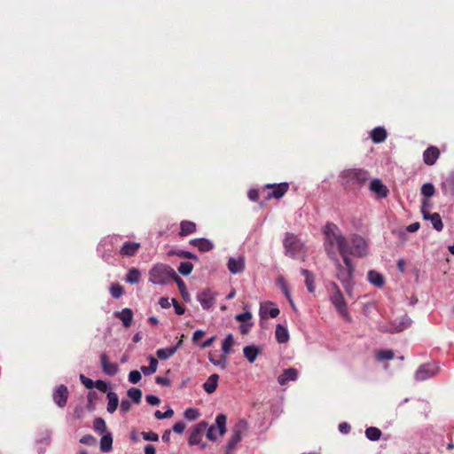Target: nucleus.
I'll return each mask as SVG.
<instances>
[{
	"label": "nucleus",
	"instance_id": "7c9ffc66",
	"mask_svg": "<svg viewBox=\"0 0 454 454\" xmlns=\"http://www.w3.org/2000/svg\"><path fill=\"white\" fill-rule=\"evenodd\" d=\"M368 280L378 287H381L385 283L383 276L376 270H370L368 272Z\"/></svg>",
	"mask_w": 454,
	"mask_h": 454
},
{
	"label": "nucleus",
	"instance_id": "de8ad7c7",
	"mask_svg": "<svg viewBox=\"0 0 454 454\" xmlns=\"http://www.w3.org/2000/svg\"><path fill=\"white\" fill-rule=\"evenodd\" d=\"M123 287L120 284H113L110 287V293L114 298H120L123 294Z\"/></svg>",
	"mask_w": 454,
	"mask_h": 454
},
{
	"label": "nucleus",
	"instance_id": "58836bf2",
	"mask_svg": "<svg viewBox=\"0 0 454 454\" xmlns=\"http://www.w3.org/2000/svg\"><path fill=\"white\" fill-rule=\"evenodd\" d=\"M174 281L176 283L179 292H180L182 297L184 298V300L187 301L188 297H189V294H188V291H187V288H186V286H185V283L184 282V280L176 275V276H175Z\"/></svg>",
	"mask_w": 454,
	"mask_h": 454
},
{
	"label": "nucleus",
	"instance_id": "1a4fd4ad",
	"mask_svg": "<svg viewBox=\"0 0 454 454\" xmlns=\"http://www.w3.org/2000/svg\"><path fill=\"white\" fill-rule=\"evenodd\" d=\"M264 189L271 190L270 192L267 194L265 199L270 200L271 199H281L289 190V184L286 182L280 184H265Z\"/></svg>",
	"mask_w": 454,
	"mask_h": 454
},
{
	"label": "nucleus",
	"instance_id": "b1692460",
	"mask_svg": "<svg viewBox=\"0 0 454 454\" xmlns=\"http://www.w3.org/2000/svg\"><path fill=\"white\" fill-rule=\"evenodd\" d=\"M218 380H219L218 374H216V373L211 374L208 377V379L207 380V381L203 384V389L207 394L214 393L217 388Z\"/></svg>",
	"mask_w": 454,
	"mask_h": 454
},
{
	"label": "nucleus",
	"instance_id": "2eb2a0df",
	"mask_svg": "<svg viewBox=\"0 0 454 454\" xmlns=\"http://www.w3.org/2000/svg\"><path fill=\"white\" fill-rule=\"evenodd\" d=\"M370 190L380 199L386 198L388 194L387 187L378 178L372 180Z\"/></svg>",
	"mask_w": 454,
	"mask_h": 454
},
{
	"label": "nucleus",
	"instance_id": "4c0bfd02",
	"mask_svg": "<svg viewBox=\"0 0 454 454\" xmlns=\"http://www.w3.org/2000/svg\"><path fill=\"white\" fill-rule=\"evenodd\" d=\"M381 434H382V433L378 427H370L366 428V430H365V436L370 441L374 442V441L380 440Z\"/></svg>",
	"mask_w": 454,
	"mask_h": 454
},
{
	"label": "nucleus",
	"instance_id": "6ab92c4d",
	"mask_svg": "<svg viewBox=\"0 0 454 454\" xmlns=\"http://www.w3.org/2000/svg\"><path fill=\"white\" fill-rule=\"evenodd\" d=\"M139 247H140L139 243L133 242V241H127L121 246V247L120 249V254L122 256H129V257L133 256L137 254Z\"/></svg>",
	"mask_w": 454,
	"mask_h": 454
},
{
	"label": "nucleus",
	"instance_id": "393cba45",
	"mask_svg": "<svg viewBox=\"0 0 454 454\" xmlns=\"http://www.w3.org/2000/svg\"><path fill=\"white\" fill-rule=\"evenodd\" d=\"M301 274L305 278V285L309 293L315 291V275L306 269L301 270Z\"/></svg>",
	"mask_w": 454,
	"mask_h": 454
},
{
	"label": "nucleus",
	"instance_id": "f704fd0d",
	"mask_svg": "<svg viewBox=\"0 0 454 454\" xmlns=\"http://www.w3.org/2000/svg\"><path fill=\"white\" fill-rule=\"evenodd\" d=\"M243 353L245 357L250 362L253 363L255 361L259 349L255 346H246L243 349Z\"/></svg>",
	"mask_w": 454,
	"mask_h": 454
},
{
	"label": "nucleus",
	"instance_id": "69168bd1",
	"mask_svg": "<svg viewBox=\"0 0 454 454\" xmlns=\"http://www.w3.org/2000/svg\"><path fill=\"white\" fill-rule=\"evenodd\" d=\"M131 408V403L128 399H123L121 403V411L126 413L129 411Z\"/></svg>",
	"mask_w": 454,
	"mask_h": 454
},
{
	"label": "nucleus",
	"instance_id": "4468645a",
	"mask_svg": "<svg viewBox=\"0 0 454 454\" xmlns=\"http://www.w3.org/2000/svg\"><path fill=\"white\" fill-rule=\"evenodd\" d=\"M100 364L102 371L108 376H114L118 372V365L109 361V357L106 353L100 356Z\"/></svg>",
	"mask_w": 454,
	"mask_h": 454
},
{
	"label": "nucleus",
	"instance_id": "680f3d73",
	"mask_svg": "<svg viewBox=\"0 0 454 454\" xmlns=\"http://www.w3.org/2000/svg\"><path fill=\"white\" fill-rule=\"evenodd\" d=\"M155 382L165 387H170L171 385L169 379L163 376H157L155 378Z\"/></svg>",
	"mask_w": 454,
	"mask_h": 454
},
{
	"label": "nucleus",
	"instance_id": "2f4dec72",
	"mask_svg": "<svg viewBox=\"0 0 454 454\" xmlns=\"http://www.w3.org/2000/svg\"><path fill=\"white\" fill-rule=\"evenodd\" d=\"M141 278V272L137 268H131L129 270L125 280L129 284H137Z\"/></svg>",
	"mask_w": 454,
	"mask_h": 454
},
{
	"label": "nucleus",
	"instance_id": "f3484780",
	"mask_svg": "<svg viewBox=\"0 0 454 454\" xmlns=\"http://www.w3.org/2000/svg\"><path fill=\"white\" fill-rule=\"evenodd\" d=\"M439 156V149L435 146H430L423 153V160L425 164L432 166L435 163Z\"/></svg>",
	"mask_w": 454,
	"mask_h": 454
},
{
	"label": "nucleus",
	"instance_id": "0eeeda50",
	"mask_svg": "<svg viewBox=\"0 0 454 454\" xmlns=\"http://www.w3.org/2000/svg\"><path fill=\"white\" fill-rule=\"evenodd\" d=\"M331 286L333 290L334 291L333 294L331 295V301L335 307V309L339 311V313L343 317H348V309H347V303L345 301V299L337 286L336 283L333 282L331 283Z\"/></svg>",
	"mask_w": 454,
	"mask_h": 454
},
{
	"label": "nucleus",
	"instance_id": "bb28decb",
	"mask_svg": "<svg viewBox=\"0 0 454 454\" xmlns=\"http://www.w3.org/2000/svg\"><path fill=\"white\" fill-rule=\"evenodd\" d=\"M260 312L261 314H268L272 318L277 317L280 313L278 308H277L275 303L271 301L266 302L263 306H262Z\"/></svg>",
	"mask_w": 454,
	"mask_h": 454
},
{
	"label": "nucleus",
	"instance_id": "774afa93",
	"mask_svg": "<svg viewBox=\"0 0 454 454\" xmlns=\"http://www.w3.org/2000/svg\"><path fill=\"white\" fill-rule=\"evenodd\" d=\"M159 304L160 305L161 308L163 309H168L170 307V302H169V300L168 298L167 297H161L160 300H159Z\"/></svg>",
	"mask_w": 454,
	"mask_h": 454
},
{
	"label": "nucleus",
	"instance_id": "9d476101",
	"mask_svg": "<svg viewBox=\"0 0 454 454\" xmlns=\"http://www.w3.org/2000/svg\"><path fill=\"white\" fill-rule=\"evenodd\" d=\"M226 421L227 417L224 414H218L215 418V425L211 426L207 431V437L215 441L216 436L215 432L216 429L219 431L220 435H223L226 433Z\"/></svg>",
	"mask_w": 454,
	"mask_h": 454
},
{
	"label": "nucleus",
	"instance_id": "338daca9",
	"mask_svg": "<svg viewBox=\"0 0 454 454\" xmlns=\"http://www.w3.org/2000/svg\"><path fill=\"white\" fill-rule=\"evenodd\" d=\"M248 198L252 201H257L259 200V192L256 189H251L248 192Z\"/></svg>",
	"mask_w": 454,
	"mask_h": 454
},
{
	"label": "nucleus",
	"instance_id": "052dcab7",
	"mask_svg": "<svg viewBox=\"0 0 454 454\" xmlns=\"http://www.w3.org/2000/svg\"><path fill=\"white\" fill-rule=\"evenodd\" d=\"M172 303L175 308V312L177 315H183L185 312L184 307L180 305L179 302L176 299H172Z\"/></svg>",
	"mask_w": 454,
	"mask_h": 454
},
{
	"label": "nucleus",
	"instance_id": "6e6d98bb",
	"mask_svg": "<svg viewBox=\"0 0 454 454\" xmlns=\"http://www.w3.org/2000/svg\"><path fill=\"white\" fill-rule=\"evenodd\" d=\"M252 317V314L249 312V311H245L241 314H238L236 316V320L245 324L247 323V321H249Z\"/></svg>",
	"mask_w": 454,
	"mask_h": 454
},
{
	"label": "nucleus",
	"instance_id": "864d4df0",
	"mask_svg": "<svg viewBox=\"0 0 454 454\" xmlns=\"http://www.w3.org/2000/svg\"><path fill=\"white\" fill-rule=\"evenodd\" d=\"M143 438L145 441H152V442H157L159 440V435L152 431L149 432H143L142 433Z\"/></svg>",
	"mask_w": 454,
	"mask_h": 454
},
{
	"label": "nucleus",
	"instance_id": "13d9d810",
	"mask_svg": "<svg viewBox=\"0 0 454 454\" xmlns=\"http://www.w3.org/2000/svg\"><path fill=\"white\" fill-rule=\"evenodd\" d=\"M80 380L86 388L91 389L94 387V381L92 380L85 377L83 374L80 375Z\"/></svg>",
	"mask_w": 454,
	"mask_h": 454
},
{
	"label": "nucleus",
	"instance_id": "c756f323",
	"mask_svg": "<svg viewBox=\"0 0 454 454\" xmlns=\"http://www.w3.org/2000/svg\"><path fill=\"white\" fill-rule=\"evenodd\" d=\"M107 399H108V403H107L106 410L109 413H114L119 405L118 395L115 392L111 391V392L107 393Z\"/></svg>",
	"mask_w": 454,
	"mask_h": 454
},
{
	"label": "nucleus",
	"instance_id": "8fccbe9b",
	"mask_svg": "<svg viewBox=\"0 0 454 454\" xmlns=\"http://www.w3.org/2000/svg\"><path fill=\"white\" fill-rule=\"evenodd\" d=\"M141 373L139 371L134 370L129 373V381L132 384H137L141 380Z\"/></svg>",
	"mask_w": 454,
	"mask_h": 454
},
{
	"label": "nucleus",
	"instance_id": "bf43d9fd",
	"mask_svg": "<svg viewBox=\"0 0 454 454\" xmlns=\"http://www.w3.org/2000/svg\"><path fill=\"white\" fill-rule=\"evenodd\" d=\"M209 361L212 364H214L215 365H220L223 368H224L226 366V364H227V360H226V357L224 356H222L221 359H219V360H215L211 356H209Z\"/></svg>",
	"mask_w": 454,
	"mask_h": 454
},
{
	"label": "nucleus",
	"instance_id": "0e129e2a",
	"mask_svg": "<svg viewBox=\"0 0 454 454\" xmlns=\"http://www.w3.org/2000/svg\"><path fill=\"white\" fill-rule=\"evenodd\" d=\"M172 429L176 434H182L185 429V424L183 421L176 422Z\"/></svg>",
	"mask_w": 454,
	"mask_h": 454
},
{
	"label": "nucleus",
	"instance_id": "423d86ee",
	"mask_svg": "<svg viewBox=\"0 0 454 454\" xmlns=\"http://www.w3.org/2000/svg\"><path fill=\"white\" fill-rule=\"evenodd\" d=\"M284 247L286 249V254L288 256L296 258L301 253L302 244L295 235L293 233H286L284 240Z\"/></svg>",
	"mask_w": 454,
	"mask_h": 454
},
{
	"label": "nucleus",
	"instance_id": "5fc2aeb1",
	"mask_svg": "<svg viewBox=\"0 0 454 454\" xmlns=\"http://www.w3.org/2000/svg\"><path fill=\"white\" fill-rule=\"evenodd\" d=\"M98 398V394L94 391L89 392L87 399H88V410L93 411L94 410V400Z\"/></svg>",
	"mask_w": 454,
	"mask_h": 454
},
{
	"label": "nucleus",
	"instance_id": "a878e982",
	"mask_svg": "<svg viewBox=\"0 0 454 454\" xmlns=\"http://www.w3.org/2000/svg\"><path fill=\"white\" fill-rule=\"evenodd\" d=\"M387 136V130L382 127L374 128L371 132V138L375 144L385 141Z\"/></svg>",
	"mask_w": 454,
	"mask_h": 454
},
{
	"label": "nucleus",
	"instance_id": "c9c22d12",
	"mask_svg": "<svg viewBox=\"0 0 454 454\" xmlns=\"http://www.w3.org/2000/svg\"><path fill=\"white\" fill-rule=\"evenodd\" d=\"M176 352V347H169L167 348H160L157 350L156 355L160 360H167L173 356Z\"/></svg>",
	"mask_w": 454,
	"mask_h": 454
},
{
	"label": "nucleus",
	"instance_id": "72a5a7b5",
	"mask_svg": "<svg viewBox=\"0 0 454 454\" xmlns=\"http://www.w3.org/2000/svg\"><path fill=\"white\" fill-rule=\"evenodd\" d=\"M149 365L148 366H141V372L145 374V375H152L153 374L156 370H157V366H158V360L153 357V356H149Z\"/></svg>",
	"mask_w": 454,
	"mask_h": 454
},
{
	"label": "nucleus",
	"instance_id": "49530a36",
	"mask_svg": "<svg viewBox=\"0 0 454 454\" xmlns=\"http://www.w3.org/2000/svg\"><path fill=\"white\" fill-rule=\"evenodd\" d=\"M377 358L380 361L391 360L394 358V352L391 349H382L378 351Z\"/></svg>",
	"mask_w": 454,
	"mask_h": 454
},
{
	"label": "nucleus",
	"instance_id": "5701e85b",
	"mask_svg": "<svg viewBox=\"0 0 454 454\" xmlns=\"http://www.w3.org/2000/svg\"><path fill=\"white\" fill-rule=\"evenodd\" d=\"M196 223L192 221L184 220L180 223L179 236L185 237L196 231Z\"/></svg>",
	"mask_w": 454,
	"mask_h": 454
},
{
	"label": "nucleus",
	"instance_id": "f8f14e48",
	"mask_svg": "<svg viewBox=\"0 0 454 454\" xmlns=\"http://www.w3.org/2000/svg\"><path fill=\"white\" fill-rule=\"evenodd\" d=\"M207 427V424L204 421H201L193 427V429L189 436V444L196 445L201 442L202 434L206 431Z\"/></svg>",
	"mask_w": 454,
	"mask_h": 454
},
{
	"label": "nucleus",
	"instance_id": "09e8293b",
	"mask_svg": "<svg viewBox=\"0 0 454 454\" xmlns=\"http://www.w3.org/2000/svg\"><path fill=\"white\" fill-rule=\"evenodd\" d=\"M174 415V411L171 408H168L165 412H161L160 411H156L154 412V416L158 419H169Z\"/></svg>",
	"mask_w": 454,
	"mask_h": 454
},
{
	"label": "nucleus",
	"instance_id": "9b49d317",
	"mask_svg": "<svg viewBox=\"0 0 454 454\" xmlns=\"http://www.w3.org/2000/svg\"><path fill=\"white\" fill-rule=\"evenodd\" d=\"M438 372V367L434 364H422L417 370L415 377L418 380H426L434 376Z\"/></svg>",
	"mask_w": 454,
	"mask_h": 454
},
{
	"label": "nucleus",
	"instance_id": "7ed1b4c3",
	"mask_svg": "<svg viewBox=\"0 0 454 454\" xmlns=\"http://www.w3.org/2000/svg\"><path fill=\"white\" fill-rule=\"evenodd\" d=\"M340 177L345 189H354L364 184L369 180V173L361 168H349L341 171Z\"/></svg>",
	"mask_w": 454,
	"mask_h": 454
},
{
	"label": "nucleus",
	"instance_id": "4be33fe9",
	"mask_svg": "<svg viewBox=\"0 0 454 454\" xmlns=\"http://www.w3.org/2000/svg\"><path fill=\"white\" fill-rule=\"evenodd\" d=\"M423 218L429 220L433 227L437 231H441L443 229V223L441 215L438 213H426L423 212Z\"/></svg>",
	"mask_w": 454,
	"mask_h": 454
},
{
	"label": "nucleus",
	"instance_id": "f257e3e1",
	"mask_svg": "<svg viewBox=\"0 0 454 454\" xmlns=\"http://www.w3.org/2000/svg\"><path fill=\"white\" fill-rule=\"evenodd\" d=\"M324 246L330 259H336L337 252H339L340 255L348 254V242L335 223H326L324 229Z\"/></svg>",
	"mask_w": 454,
	"mask_h": 454
},
{
	"label": "nucleus",
	"instance_id": "c03bdc74",
	"mask_svg": "<svg viewBox=\"0 0 454 454\" xmlns=\"http://www.w3.org/2000/svg\"><path fill=\"white\" fill-rule=\"evenodd\" d=\"M192 269H193V265L192 262H182L177 270L182 275L187 276L192 271Z\"/></svg>",
	"mask_w": 454,
	"mask_h": 454
},
{
	"label": "nucleus",
	"instance_id": "473e14b6",
	"mask_svg": "<svg viewBox=\"0 0 454 454\" xmlns=\"http://www.w3.org/2000/svg\"><path fill=\"white\" fill-rule=\"evenodd\" d=\"M442 190L445 195H454V173L442 184Z\"/></svg>",
	"mask_w": 454,
	"mask_h": 454
},
{
	"label": "nucleus",
	"instance_id": "dca6fc26",
	"mask_svg": "<svg viewBox=\"0 0 454 454\" xmlns=\"http://www.w3.org/2000/svg\"><path fill=\"white\" fill-rule=\"evenodd\" d=\"M228 270L232 274H238L245 270V258L239 256L238 258L231 257L227 263Z\"/></svg>",
	"mask_w": 454,
	"mask_h": 454
},
{
	"label": "nucleus",
	"instance_id": "aec40b11",
	"mask_svg": "<svg viewBox=\"0 0 454 454\" xmlns=\"http://www.w3.org/2000/svg\"><path fill=\"white\" fill-rule=\"evenodd\" d=\"M298 377V371L294 368L285 369L278 377V382L280 385H286L290 380H295Z\"/></svg>",
	"mask_w": 454,
	"mask_h": 454
},
{
	"label": "nucleus",
	"instance_id": "e2e57ef3",
	"mask_svg": "<svg viewBox=\"0 0 454 454\" xmlns=\"http://www.w3.org/2000/svg\"><path fill=\"white\" fill-rule=\"evenodd\" d=\"M145 399L146 402L151 405H158L160 403V399L153 395H147Z\"/></svg>",
	"mask_w": 454,
	"mask_h": 454
},
{
	"label": "nucleus",
	"instance_id": "20e7f679",
	"mask_svg": "<svg viewBox=\"0 0 454 454\" xmlns=\"http://www.w3.org/2000/svg\"><path fill=\"white\" fill-rule=\"evenodd\" d=\"M176 276V271L162 263L154 265L149 271L150 281L154 285H165Z\"/></svg>",
	"mask_w": 454,
	"mask_h": 454
},
{
	"label": "nucleus",
	"instance_id": "4d7b16f0",
	"mask_svg": "<svg viewBox=\"0 0 454 454\" xmlns=\"http://www.w3.org/2000/svg\"><path fill=\"white\" fill-rule=\"evenodd\" d=\"M94 387H96L99 391L105 393L107 391L108 386H107L106 382H105L104 380H98L94 381Z\"/></svg>",
	"mask_w": 454,
	"mask_h": 454
},
{
	"label": "nucleus",
	"instance_id": "3c124183",
	"mask_svg": "<svg viewBox=\"0 0 454 454\" xmlns=\"http://www.w3.org/2000/svg\"><path fill=\"white\" fill-rule=\"evenodd\" d=\"M80 442L88 446H92L97 442V440L93 435L86 434L80 439Z\"/></svg>",
	"mask_w": 454,
	"mask_h": 454
},
{
	"label": "nucleus",
	"instance_id": "e433bc0d",
	"mask_svg": "<svg viewBox=\"0 0 454 454\" xmlns=\"http://www.w3.org/2000/svg\"><path fill=\"white\" fill-rule=\"evenodd\" d=\"M112 445H113L112 434L109 433V434L103 435L100 440V450L103 452H108L112 450Z\"/></svg>",
	"mask_w": 454,
	"mask_h": 454
},
{
	"label": "nucleus",
	"instance_id": "6e6552de",
	"mask_svg": "<svg viewBox=\"0 0 454 454\" xmlns=\"http://www.w3.org/2000/svg\"><path fill=\"white\" fill-rule=\"evenodd\" d=\"M367 254V244L364 238L359 235H354L351 238L350 245L348 244V256L349 254L363 257Z\"/></svg>",
	"mask_w": 454,
	"mask_h": 454
},
{
	"label": "nucleus",
	"instance_id": "603ef678",
	"mask_svg": "<svg viewBox=\"0 0 454 454\" xmlns=\"http://www.w3.org/2000/svg\"><path fill=\"white\" fill-rule=\"evenodd\" d=\"M179 257L185 258V259H192V260H197L198 257L194 254L185 251V250H179L175 253Z\"/></svg>",
	"mask_w": 454,
	"mask_h": 454
},
{
	"label": "nucleus",
	"instance_id": "412c9836",
	"mask_svg": "<svg viewBox=\"0 0 454 454\" xmlns=\"http://www.w3.org/2000/svg\"><path fill=\"white\" fill-rule=\"evenodd\" d=\"M189 243L197 247L200 252H208L214 247L213 243L204 238L191 239Z\"/></svg>",
	"mask_w": 454,
	"mask_h": 454
},
{
	"label": "nucleus",
	"instance_id": "ea45409f",
	"mask_svg": "<svg viewBox=\"0 0 454 454\" xmlns=\"http://www.w3.org/2000/svg\"><path fill=\"white\" fill-rule=\"evenodd\" d=\"M234 344V339L231 334H228L222 344V350L225 357L231 352V348Z\"/></svg>",
	"mask_w": 454,
	"mask_h": 454
},
{
	"label": "nucleus",
	"instance_id": "a18cd8bd",
	"mask_svg": "<svg viewBox=\"0 0 454 454\" xmlns=\"http://www.w3.org/2000/svg\"><path fill=\"white\" fill-rule=\"evenodd\" d=\"M200 417V411L195 408H188L184 411V418L189 421H193Z\"/></svg>",
	"mask_w": 454,
	"mask_h": 454
},
{
	"label": "nucleus",
	"instance_id": "a19ab883",
	"mask_svg": "<svg viewBox=\"0 0 454 454\" xmlns=\"http://www.w3.org/2000/svg\"><path fill=\"white\" fill-rule=\"evenodd\" d=\"M128 396L135 403H139L142 398V391L137 387H131L127 391Z\"/></svg>",
	"mask_w": 454,
	"mask_h": 454
},
{
	"label": "nucleus",
	"instance_id": "79ce46f5",
	"mask_svg": "<svg viewBox=\"0 0 454 454\" xmlns=\"http://www.w3.org/2000/svg\"><path fill=\"white\" fill-rule=\"evenodd\" d=\"M435 193V188L433 184L431 183H426L421 187V194L426 198L428 199L432 196H434Z\"/></svg>",
	"mask_w": 454,
	"mask_h": 454
},
{
	"label": "nucleus",
	"instance_id": "c85d7f7f",
	"mask_svg": "<svg viewBox=\"0 0 454 454\" xmlns=\"http://www.w3.org/2000/svg\"><path fill=\"white\" fill-rule=\"evenodd\" d=\"M116 316L122 321L125 327H129L133 319V312L130 309L125 308L121 312H118Z\"/></svg>",
	"mask_w": 454,
	"mask_h": 454
},
{
	"label": "nucleus",
	"instance_id": "a211bd4d",
	"mask_svg": "<svg viewBox=\"0 0 454 454\" xmlns=\"http://www.w3.org/2000/svg\"><path fill=\"white\" fill-rule=\"evenodd\" d=\"M198 300L204 309H210L215 303V297L209 290L199 294Z\"/></svg>",
	"mask_w": 454,
	"mask_h": 454
},
{
	"label": "nucleus",
	"instance_id": "39448f33",
	"mask_svg": "<svg viewBox=\"0 0 454 454\" xmlns=\"http://www.w3.org/2000/svg\"><path fill=\"white\" fill-rule=\"evenodd\" d=\"M247 429V423L244 419H239L232 427L231 436L229 439L225 454H233L237 445L239 443L242 438L243 433Z\"/></svg>",
	"mask_w": 454,
	"mask_h": 454
},
{
	"label": "nucleus",
	"instance_id": "ddd939ff",
	"mask_svg": "<svg viewBox=\"0 0 454 454\" xmlns=\"http://www.w3.org/2000/svg\"><path fill=\"white\" fill-rule=\"evenodd\" d=\"M52 398L54 403L60 408L66 406L68 398V389L65 385H59L54 390Z\"/></svg>",
	"mask_w": 454,
	"mask_h": 454
},
{
	"label": "nucleus",
	"instance_id": "f03ea898",
	"mask_svg": "<svg viewBox=\"0 0 454 454\" xmlns=\"http://www.w3.org/2000/svg\"><path fill=\"white\" fill-rule=\"evenodd\" d=\"M341 257L343 259L344 265L340 262L337 257L336 259L332 260L335 262L338 279L343 285L346 292L350 293L353 286L354 266L348 254L341 255Z\"/></svg>",
	"mask_w": 454,
	"mask_h": 454
},
{
	"label": "nucleus",
	"instance_id": "cd10ccee",
	"mask_svg": "<svg viewBox=\"0 0 454 454\" xmlns=\"http://www.w3.org/2000/svg\"><path fill=\"white\" fill-rule=\"evenodd\" d=\"M276 340L278 343H286L289 340V333L286 327L277 325L275 331Z\"/></svg>",
	"mask_w": 454,
	"mask_h": 454
},
{
	"label": "nucleus",
	"instance_id": "37998d69",
	"mask_svg": "<svg viewBox=\"0 0 454 454\" xmlns=\"http://www.w3.org/2000/svg\"><path fill=\"white\" fill-rule=\"evenodd\" d=\"M93 428L96 432L99 434H103L106 430V425L103 419L97 418L93 421Z\"/></svg>",
	"mask_w": 454,
	"mask_h": 454
}]
</instances>
